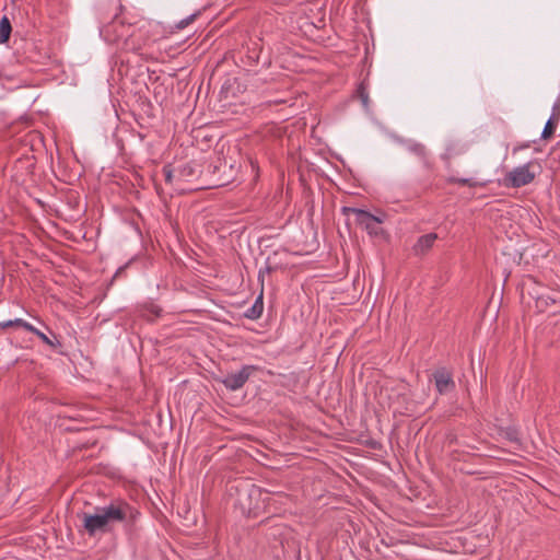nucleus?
<instances>
[{"instance_id": "4", "label": "nucleus", "mask_w": 560, "mask_h": 560, "mask_svg": "<svg viewBox=\"0 0 560 560\" xmlns=\"http://www.w3.org/2000/svg\"><path fill=\"white\" fill-rule=\"evenodd\" d=\"M343 212H351L355 215V222L363 228L370 235L380 236L384 234L381 224L384 222L386 215H374L363 209L343 208Z\"/></svg>"}, {"instance_id": "17", "label": "nucleus", "mask_w": 560, "mask_h": 560, "mask_svg": "<svg viewBox=\"0 0 560 560\" xmlns=\"http://www.w3.org/2000/svg\"><path fill=\"white\" fill-rule=\"evenodd\" d=\"M357 94H358L359 98L361 100L362 105L364 107H368L369 101H370L369 93H368L365 86L363 85V83L359 85V88L357 90Z\"/></svg>"}, {"instance_id": "10", "label": "nucleus", "mask_w": 560, "mask_h": 560, "mask_svg": "<svg viewBox=\"0 0 560 560\" xmlns=\"http://www.w3.org/2000/svg\"><path fill=\"white\" fill-rule=\"evenodd\" d=\"M264 311L262 294H260L255 303L245 312V316L249 319H257L261 316Z\"/></svg>"}, {"instance_id": "16", "label": "nucleus", "mask_w": 560, "mask_h": 560, "mask_svg": "<svg viewBox=\"0 0 560 560\" xmlns=\"http://www.w3.org/2000/svg\"><path fill=\"white\" fill-rule=\"evenodd\" d=\"M30 328L31 329H27V331H31L33 332L34 335H36L43 342H45L46 345H49L51 347H55V343L44 334L40 330H38L37 328H35L32 324H30Z\"/></svg>"}, {"instance_id": "5", "label": "nucleus", "mask_w": 560, "mask_h": 560, "mask_svg": "<svg viewBox=\"0 0 560 560\" xmlns=\"http://www.w3.org/2000/svg\"><path fill=\"white\" fill-rule=\"evenodd\" d=\"M257 370L258 368L255 365H244L238 372L224 376L221 382L228 389L238 390L246 384L253 372Z\"/></svg>"}, {"instance_id": "13", "label": "nucleus", "mask_w": 560, "mask_h": 560, "mask_svg": "<svg viewBox=\"0 0 560 560\" xmlns=\"http://www.w3.org/2000/svg\"><path fill=\"white\" fill-rule=\"evenodd\" d=\"M9 327L24 328L25 330L31 329L30 323L25 322L22 318H16L13 320H7V322L0 323V328H9Z\"/></svg>"}, {"instance_id": "12", "label": "nucleus", "mask_w": 560, "mask_h": 560, "mask_svg": "<svg viewBox=\"0 0 560 560\" xmlns=\"http://www.w3.org/2000/svg\"><path fill=\"white\" fill-rule=\"evenodd\" d=\"M12 27L9 19L3 16L0 21V44L7 43L9 40Z\"/></svg>"}, {"instance_id": "18", "label": "nucleus", "mask_w": 560, "mask_h": 560, "mask_svg": "<svg viewBox=\"0 0 560 560\" xmlns=\"http://www.w3.org/2000/svg\"><path fill=\"white\" fill-rule=\"evenodd\" d=\"M551 119H555L557 121L560 120V101H557L552 106V113L550 116Z\"/></svg>"}, {"instance_id": "19", "label": "nucleus", "mask_w": 560, "mask_h": 560, "mask_svg": "<svg viewBox=\"0 0 560 560\" xmlns=\"http://www.w3.org/2000/svg\"><path fill=\"white\" fill-rule=\"evenodd\" d=\"M195 18H196V14H191L190 16L179 21L178 24H177V27L179 30L185 28L189 23H191L195 20Z\"/></svg>"}, {"instance_id": "22", "label": "nucleus", "mask_w": 560, "mask_h": 560, "mask_svg": "<svg viewBox=\"0 0 560 560\" xmlns=\"http://www.w3.org/2000/svg\"><path fill=\"white\" fill-rule=\"evenodd\" d=\"M150 311L155 315V316H159L160 315V312L161 310L158 307V306H154L152 305Z\"/></svg>"}, {"instance_id": "11", "label": "nucleus", "mask_w": 560, "mask_h": 560, "mask_svg": "<svg viewBox=\"0 0 560 560\" xmlns=\"http://www.w3.org/2000/svg\"><path fill=\"white\" fill-rule=\"evenodd\" d=\"M408 150H409L412 154H415V155H417L418 158H420V159L423 161V163H424L427 166H429L428 152H427V149H425V147H424L423 144H421V143H416V142H415V143H410V144L408 145Z\"/></svg>"}, {"instance_id": "21", "label": "nucleus", "mask_w": 560, "mask_h": 560, "mask_svg": "<svg viewBox=\"0 0 560 560\" xmlns=\"http://www.w3.org/2000/svg\"><path fill=\"white\" fill-rule=\"evenodd\" d=\"M258 494H260V489L255 487V486H253L252 489L248 492V495L253 497V495H258Z\"/></svg>"}, {"instance_id": "20", "label": "nucleus", "mask_w": 560, "mask_h": 560, "mask_svg": "<svg viewBox=\"0 0 560 560\" xmlns=\"http://www.w3.org/2000/svg\"><path fill=\"white\" fill-rule=\"evenodd\" d=\"M163 174H164V178H165V182L171 184L173 182V171L168 167V166H165L163 168Z\"/></svg>"}, {"instance_id": "6", "label": "nucleus", "mask_w": 560, "mask_h": 560, "mask_svg": "<svg viewBox=\"0 0 560 560\" xmlns=\"http://www.w3.org/2000/svg\"><path fill=\"white\" fill-rule=\"evenodd\" d=\"M433 380L436 390L443 395L452 392L455 388L453 374L446 368H439L433 373Z\"/></svg>"}, {"instance_id": "15", "label": "nucleus", "mask_w": 560, "mask_h": 560, "mask_svg": "<svg viewBox=\"0 0 560 560\" xmlns=\"http://www.w3.org/2000/svg\"><path fill=\"white\" fill-rule=\"evenodd\" d=\"M450 183L459 184L462 186H469V187H476V186H483L485 184L479 183L472 178H458V177H451L448 179Z\"/></svg>"}, {"instance_id": "7", "label": "nucleus", "mask_w": 560, "mask_h": 560, "mask_svg": "<svg viewBox=\"0 0 560 560\" xmlns=\"http://www.w3.org/2000/svg\"><path fill=\"white\" fill-rule=\"evenodd\" d=\"M436 238H438V235L435 233H429V234L420 236L413 246L415 254L416 255L425 254L433 246Z\"/></svg>"}, {"instance_id": "3", "label": "nucleus", "mask_w": 560, "mask_h": 560, "mask_svg": "<svg viewBox=\"0 0 560 560\" xmlns=\"http://www.w3.org/2000/svg\"><path fill=\"white\" fill-rule=\"evenodd\" d=\"M536 170H539V164L536 161L517 166L505 175L504 184L513 188L528 185L535 179Z\"/></svg>"}, {"instance_id": "23", "label": "nucleus", "mask_w": 560, "mask_h": 560, "mask_svg": "<svg viewBox=\"0 0 560 560\" xmlns=\"http://www.w3.org/2000/svg\"><path fill=\"white\" fill-rule=\"evenodd\" d=\"M557 312L556 307L551 311L552 314H556Z\"/></svg>"}, {"instance_id": "2", "label": "nucleus", "mask_w": 560, "mask_h": 560, "mask_svg": "<svg viewBox=\"0 0 560 560\" xmlns=\"http://www.w3.org/2000/svg\"><path fill=\"white\" fill-rule=\"evenodd\" d=\"M130 25L126 27L121 22L115 19L110 24L105 27V32L109 34L112 31L117 32L115 39H124V48L139 54L140 56L145 55L144 50L150 44L149 38L142 32L144 24L137 31L128 33Z\"/></svg>"}, {"instance_id": "1", "label": "nucleus", "mask_w": 560, "mask_h": 560, "mask_svg": "<svg viewBox=\"0 0 560 560\" xmlns=\"http://www.w3.org/2000/svg\"><path fill=\"white\" fill-rule=\"evenodd\" d=\"M133 516V509L124 501L112 502L102 508H96L94 514L83 512L78 515L82 521L83 529L89 536L108 533L116 523H122Z\"/></svg>"}, {"instance_id": "14", "label": "nucleus", "mask_w": 560, "mask_h": 560, "mask_svg": "<svg viewBox=\"0 0 560 560\" xmlns=\"http://www.w3.org/2000/svg\"><path fill=\"white\" fill-rule=\"evenodd\" d=\"M559 121L555 120V119H551L549 118L548 121L546 122L545 125V128L542 130V133H541V138L547 140L549 138L552 137V135L555 133L556 131V128H557V125H558Z\"/></svg>"}, {"instance_id": "9", "label": "nucleus", "mask_w": 560, "mask_h": 560, "mask_svg": "<svg viewBox=\"0 0 560 560\" xmlns=\"http://www.w3.org/2000/svg\"><path fill=\"white\" fill-rule=\"evenodd\" d=\"M557 300L548 294H541L536 298L535 306L538 312H547L556 306Z\"/></svg>"}, {"instance_id": "8", "label": "nucleus", "mask_w": 560, "mask_h": 560, "mask_svg": "<svg viewBox=\"0 0 560 560\" xmlns=\"http://www.w3.org/2000/svg\"><path fill=\"white\" fill-rule=\"evenodd\" d=\"M465 151V145L456 141H450L446 143L445 152L442 154V159L446 162H450L453 158L463 154Z\"/></svg>"}]
</instances>
